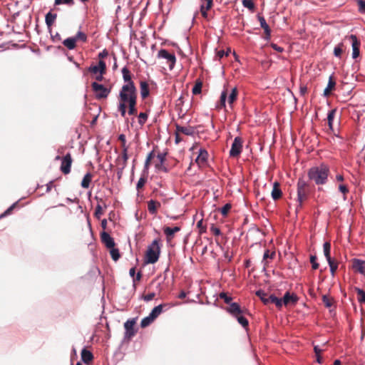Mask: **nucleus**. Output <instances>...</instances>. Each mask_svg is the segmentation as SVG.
<instances>
[{"mask_svg":"<svg viewBox=\"0 0 365 365\" xmlns=\"http://www.w3.org/2000/svg\"><path fill=\"white\" fill-rule=\"evenodd\" d=\"M137 101H133L127 103V108H128V114L130 115H135L137 114L138 110L136 108Z\"/></svg>","mask_w":365,"mask_h":365,"instance_id":"nucleus-37","label":"nucleus"},{"mask_svg":"<svg viewBox=\"0 0 365 365\" xmlns=\"http://www.w3.org/2000/svg\"><path fill=\"white\" fill-rule=\"evenodd\" d=\"M96 199L98 200V203L97 204V205L96 207V210H95V212H94V216L97 219H100L101 217L103 214V207L105 208L107 207V205H106L105 202L102 199L98 200V197H96Z\"/></svg>","mask_w":365,"mask_h":365,"instance_id":"nucleus-21","label":"nucleus"},{"mask_svg":"<svg viewBox=\"0 0 365 365\" xmlns=\"http://www.w3.org/2000/svg\"><path fill=\"white\" fill-rule=\"evenodd\" d=\"M81 359L85 364H88L90 362L93 361V355L90 351L83 349L81 351Z\"/></svg>","mask_w":365,"mask_h":365,"instance_id":"nucleus-24","label":"nucleus"},{"mask_svg":"<svg viewBox=\"0 0 365 365\" xmlns=\"http://www.w3.org/2000/svg\"><path fill=\"white\" fill-rule=\"evenodd\" d=\"M210 231L213 233V235H215L216 236H219L221 235V231H220V228L217 227L214 225H212V226L210 227Z\"/></svg>","mask_w":365,"mask_h":365,"instance_id":"nucleus-63","label":"nucleus"},{"mask_svg":"<svg viewBox=\"0 0 365 365\" xmlns=\"http://www.w3.org/2000/svg\"><path fill=\"white\" fill-rule=\"evenodd\" d=\"M118 140L121 142V147L122 149L128 148V146L126 145V140H125V135L124 134H120L118 136Z\"/></svg>","mask_w":365,"mask_h":365,"instance_id":"nucleus-61","label":"nucleus"},{"mask_svg":"<svg viewBox=\"0 0 365 365\" xmlns=\"http://www.w3.org/2000/svg\"><path fill=\"white\" fill-rule=\"evenodd\" d=\"M159 242V240H155L153 241L152 244L148 246L145 257L146 264H154L158 260L160 253Z\"/></svg>","mask_w":365,"mask_h":365,"instance_id":"nucleus-4","label":"nucleus"},{"mask_svg":"<svg viewBox=\"0 0 365 365\" xmlns=\"http://www.w3.org/2000/svg\"><path fill=\"white\" fill-rule=\"evenodd\" d=\"M310 192L309 184L302 178H299L297 183V201L298 202L296 208L297 212L302 207L303 204L308 200Z\"/></svg>","mask_w":365,"mask_h":365,"instance_id":"nucleus-3","label":"nucleus"},{"mask_svg":"<svg viewBox=\"0 0 365 365\" xmlns=\"http://www.w3.org/2000/svg\"><path fill=\"white\" fill-rule=\"evenodd\" d=\"M258 20L260 23L261 27L264 29V38L265 40H269L271 37V29H269V25L267 24L263 16H258Z\"/></svg>","mask_w":365,"mask_h":365,"instance_id":"nucleus-17","label":"nucleus"},{"mask_svg":"<svg viewBox=\"0 0 365 365\" xmlns=\"http://www.w3.org/2000/svg\"><path fill=\"white\" fill-rule=\"evenodd\" d=\"M176 129L178 133H180L186 135H193L195 134V129L191 126L185 127L177 125Z\"/></svg>","mask_w":365,"mask_h":365,"instance_id":"nucleus-22","label":"nucleus"},{"mask_svg":"<svg viewBox=\"0 0 365 365\" xmlns=\"http://www.w3.org/2000/svg\"><path fill=\"white\" fill-rule=\"evenodd\" d=\"M327 262L330 267L331 274L332 276H334L335 272L338 268V262L334 260L333 259L328 260Z\"/></svg>","mask_w":365,"mask_h":365,"instance_id":"nucleus-41","label":"nucleus"},{"mask_svg":"<svg viewBox=\"0 0 365 365\" xmlns=\"http://www.w3.org/2000/svg\"><path fill=\"white\" fill-rule=\"evenodd\" d=\"M116 163L118 169V173H122L127 165V161H124L123 160H120L118 158L116 160Z\"/></svg>","mask_w":365,"mask_h":365,"instance_id":"nucleus-45","label":"nucleus"},{"mask_svg":"<svg viewBox=\"0 0 365 365\" xmlns=\"http://www.w3.org/2000/svg\"><path fill=\"white\" fill-rule=\"evenodd\" d=\"M212 0H204V3L200 6H203L206 10H210L212 7Z\"/></svg>","mask_w":365,"mask_h":365,"instance_id":"nucleus-58","label":"nucleus"},{"mask_svg":"<svg viewBox=\"0 0 365 365\" xmlns=\"http://www.w3.org/2000/svg\"><path fill=\"white\" fill-rule=\"evenodd\" d=\"M322 302L326 307H331L334 303V299L327 295L322 296Z\"/></svg>","mask_w":365,"mask_h":365,"instance_id":"nucleus-43","label":"nucleus"},{"mask_svg":"<svg viewBox=\"0 0 365 365\" xmlns=\"http://www.w3.org/2000/svg\"><path fill=\"white\" fill-rule=\"evenodd\" d=\"M76 38V41H81L83 42H86L87 41V36L85 33L82 31H78L76 35L74 36Z\"/></svg>","mask_w":365,"mask_h":365,"instance_id":"nucleus-49","label":"nucleus"},{"mask_svg":"<svg viewBox=\"0 0 365 365\" xmlns=\"http://www.w3.org/2000/svg\"><path fill=\"white\" fill-rule=\"evenodd\" d=\"M60 159H61L60 156L58 155L56 157V160H60ZM72 162H73V159H72L71 153H67L65 156H63L61 158V165L60 167V170L63 174L67 175V174L70 173Z\"/></svg>","mask_w":365,"mask_h":365,"instance_id":"nucleus-7","label":"nucleus"},{"mask_svg":"<svg viewBox=\"0 0 365 365\" xmlns=\"http://www.w3.org/2000/svg\"><path fill=\"white\" fill-rule=\"evenodd\" d=\"M160 207V203L158 201L150 200L148 202V210L152 215H156Z\"/></svg>","mask_w":365,"mask_h":365,"instance_id":"nucleus-19","label":"nucleus"},{"mask_svg":"<svg viewBox=\"0 0 365 365\" xmlns=\"http://www.w3.org/2000/svg\"><path fill=\"white\" fill-rule=\"evenodd\" d=\"M118 110L122 117L126 114L127 103L137 101V89L135 85H123L119 92Z\"/></svg>","mask_w":365,"mask_h":365,"instance_id":"nucleus-1","label":"nucleus"},{"mask_svg":"<svg viewBox=\"0 0 365 365\" xmlns=\"http://www.w3.org/2000/svg\"><path fill=\"white\" fill-rule=\"evenodd\" d=\"M242 5L251 11L255 9V4L252 0H242Z\"/></svg>","mask_w":365,"mask_h":365,"instance_id":"nucleus-50","label":"nucleus"},{"mask_svg":"<svg viewBox=\"0 0 365 365\" xmlns=\"http://www.w3.org/2000/svg\"><path fill=\"white\" fill-rule=\"evenodd\" d=\"M88 71L92 74H98L100 73L105 74L106 73V64L103 61L101 60L98 65H92L88 67Z\"/></svg>","mask_w":365,"mask_h":365,"instance_id":"nucleus-10","label":"nucleus"},{"mask_svg":"<svg viewBox=\"0 0 365 365\" xmlns=\"http://www.w3.org/2000/svg\"><path fill=\"white\" fill-rule=\"evenodd\" d=\"M335 86H336L335 81L334 80L332 76H330L329 79V82H328L327 86L324 90V96H329L330 95L331 92L332 91V90L334 89Z\"/></svg>","mask_w":365,"mask_h":365,"instance_id":"nucleus-27","label":"nucleus"},{"mask_svg":"<svg viewBox=\"0 0 365 365\" xmlns=\"http://www.w3.org/2000/svg\"><path fill=\"white\" fill-rule=\"evenodd\" d=\"M207 151L204 148H200L199 150V154L195 160V162L200 167L205 166L207 164Z\"/></svg>","mask_w":365,"mask_h":365,"instance_id":"nucleus-15","label":"nucleus"},{"mask_svg":"<svg viewBox=\"0 0 365 365\" xmlns=\"http://www.w3.org/2000/svg\"><path fill=\"white\" fill-rule=\"evenodd\" d=\"M275 257V252H271L269 250H266L262 259V263L264 265V268L265 269L269 264L268 259H273Z\"/></svg>","mask_w":365,"mask_h":365,"instance_id":"nucleus-26","label":"nucleus"},{"mask_svg":"<svg viewBox=\"0 0 365 365\" xmlns=\"http://www.w3.org/2000/svg\"><path fill=\"white\" fill-rule=\"evenodd\" d=\"M135 324V320L128 319L124 324V328L125 329L124 338L125 339H130L133 336H134L136 334V331L134 329Z\"/></svg>","mask_w":365,"mask_h":365,"instance_id":"nucleus-9","label":"nucleus"},{"mask_svg":"<svg viewBox=\"0 0 365 365\" xmlns=\"http://www.w3.org/2000/svg\"><path fill=\"white\" fill-rule=\"evenodd\" d=\"M92 177H93V175L90 173H88L84 175V177L81 181V186L83 188H88L89 187L90 183L92 180Z\"/></svg>","mask_w":365,"mask_h":365,"instance_id":"nucleus-34","label":"nucleus"},{"mask_svg":"<svg viewBox=\"0 0 365 365\" xmlns=\"http://www.w3.org/2000/svg\"><path fill=\"white\" fill-rule=\"evenodd\" d=\"M228 92L227 90H224L220 95V101L217 103V109H222L225 108L226 106V99L227 98Z\"/></svg>","mask_w":365,"mask_h":365,"instance_id":"nucleus-28","label":"nucleus"},{"mask_svg":"<svg viewBox=\"0 0 365 365\" xmlns=\"http://www.w3.org/2000/svg\"><path fill=\"white\" fill-rule=\"evenodd\" d=\"M157 57L158 58L165 59L166 61V63L168 64L169 69H173L176 62V57L174 53H169L165 49H160L158 53Z\"/></svg>","mask_w":365,"mask_h":365,"instance_id":"nucleus-6","label":"nucleus"},{"mask_svg":"<svg viewBox=\"0 0 365 365\" xmlns=\"http://www.w3.org/2000/svg\"><path fill=\"white\" fill-rule=\"evenodd\" d=\"M269 304H274L277 308H281L283 304L282 299H279L272 294L269 296Z\"/></svg>","mask_w":365,"mask_h":365,"instance_id":"nucleus-36","label":"nucleus"},{"mask_svg":"<svg viewBox=\"0 0 365 365\" xmlns=\"http://www.w3.org/2000/svg\"><path fill=\"white\" fill-rule=\"evenodd\" d=\"M129 274L130 275L133 277V282H138L141 279V277H142V274L141 273L139 272L136 277H135V267H132L130 271H129Z\"/></svg>","mask_w":365,"mask_h":365,"instance_id":"nucleus-48","label":"nucleus"},{"mask_svg":"<svg viewBox=\"0 0 365 365\" xmlns=\"http://www.w3.org/2000/svg\"><path fill=\"white\" fill-rule=\"evenodd\" d=\"M317 257L315 255L310 256V262L312 264V269L316 270L319 268V263L317 262Z\"/></svg>","mask_w":365,"mask_h":365,"instance_id":"nucleus-56","label":"nucleus"},{"mask_svg":"<svg viewBox=\"0 0 365 365\" xmlns=\"http://www.w3.org/2000/svg\"><path fill=\"white\" fill-rule=\"evenodd\" d=\"M243 140L240 137H236L232 144L230 150V155L231 157H237L242 152Z\"/></svg>","mask_w":365,"mask_h":365,"instance_id":"nucleus-8","label":"nucleus"},{"mask_svg":"<svg viewBox=\"0 0 365 365\" xmlns=\"http://www.w3.org/2000/svg\"><path fill=\"white\" fill-rule=\"evenodd\" d=\"M153 156H154L153 152L150 153L148 154V155L147 156V158H146V160L145 163V169H148L149 168L150 162H151L152 159L153 158Z\"/></svg>","mask_w":365,"mask_h":365,"instance_id":"nucleus-60","label":"nucleus"},{"mask_svg":"<svg viewBox=\"0 0 365 365\" xmlns=\"http://www.w3.org/2000/svg\"><path fill=\"white\" fill-rule=\"evenodd\" d=\"M352 269L361 274L365 275V261L354 258L351 261Z\"/></svg>","mask_w":365,"mask_h":365,"instance_id":"nucleus-12","label":"nucleus"},{"mask_svg":"<svg viewBox=\"0 0 365 365\" xmlns=\"http://www.w3.org/2000/svg\"><path fill=\"white\" fill-rule=\"evenodd\" d=\"M349 38L351 41V46H352V57L353 58H356L359 56V47L361 45L360 41L358 40L356 35L351 34L349 36Z\"/></svg>","mask_w":365,"mask_h":365,"instance_id":"nucleus-13","label":"nucleus"},{"mask_svg":"<svg viewBox=\"0 0 365 365\" xmlns=\"http://www.w3.org/2000/svg\"><path fill=\"white\" fill-rule=\"evenodd\" d=\"M220 298L223 299L224 302L227 304H230L232 303V297H229L227 296V294L225 292H221L219 295Z\"/></svg>","mask_w":365,"mask_h":365,"instance_id":"nucleus-54","label":"nucleus"},{"mask_svg":"<svg viewBox=\"0 0 365 365\" xmlns=\"http://www.w3.org/2000/svg\"><path fill=\"white\" fill-rule=\"evenodd\" d=\"M197 227L200 228V233H204L206 232V227L203 225L202 220L197 222Z\"/></svg>","mask_w":365,"mask_h":365,"instance_id":"nucleus-64","label":"nucleus"},{"mask_svg":"<svg viewBox=\"0 0 365 365\" xmlns=\"http://www.w3.org/2000/svg\"><path fill=\"white\" fill-rule=\"evenodd\" d=\"M76 38L74 37L72 38H68L65 39L63 42V44L68 48V49L71 50L76 48Z\"/></svg>","mask_w":365,"mask_h":365,"instance_id":"nucleus-33","label":"nucleus"},{"mask_svg":"<svg viewBox=\"0 0 365 365\" xmlns=\"http://www.w3.org/2000/svg\"><path fill=\"white\" fill-rule=\"evenodd\" d=\"M238 96V91L236 87L232 88L228 96V103L230 106L236 101Z\"/></svg>","mask_w":365,"mask_h":365,"instance_id":"nucleus-31","label":"nucleus"},{"mask_svg":"<svg viewBox=\"0 0 365 365\" xmlns=\"http://www.w3.org/2000/svg\"><path fill=\"white\" fill-rule=\"evenodd\" d=\"M229 305L230 306L226 309L234 317H237L240 314H245L247 312V309H241L240 306L236 302H232Z\"/></svg>","mask_w":365,"mask_h":365,"instance_id":"nucleus-11","label":"nucleus"},{"mask_svg":"<svg viewBox=\"0 0 365 365\" xmlns=\"http://www.w3.org/2000/svg\"><path fill=\"white\" fill-rule=\"evenodd\" d=\"M122 74L123 81L125 83L124 85H129L130 83L135 85L134 82L132 81L130 71L127 67H123L122 68Z\"/></svg>","mask_w":365,"mask_h":365,"instance_id":"nucleus-23","label":"nucleus"},{"mask_svg":"<svg viewBox=\"0 0 365 365\" xmlns=\"http://www.w3.org/2000/svg\"><path fill=\"white\" fill-rule=\"evenodd\" d=\"M119 159L123 160L124 161H128V148H125L122 150L121 155L118 157Z\"/></svg>","mask_w":365,"mask_h":365,"instance_id":"nucleus-62","label":"nucleus"},{"mask_svg":"<svg viewBox=\"0 0 365 365\" xmlns=\"http://www.w3.org/2000/svg\"><path fill=\"white\" fill-rule=\"evenodd\" d=\"M110 254L112 259L114 261L118 260V259L120 257L118 249H116L114 247H113V248H110Z\"/></svg>","mask_w":365,"mask_h":365,"instance_id":"nucleus-46","label":"nucleus"},{"mask_svg":"<svg viewBox=\"0 0 365 365\" xmlns=\"http://www.w3.org/2000/svg\"><path fill=\"white\" fill-rule=\"evenodd\" d=\"M336 113V108H334V109L331 110L330 111H329L328 115H327L328 125H329V128L331 130H333V120L335 118Z\"/></svg>","mask_w":365,"mask_h":365,"instance_id":"nucleus-29","label":"nucleus"},{"mask_svg":"<svg viewBox=\"0 0 365 365\" xmlns=\"http://www.w3.org/2000/svg\"><path fill=\"white\" fill-rule=\"evenodd\" d=\"M324 254L327 260L332 259L331 257V244L329 242H326L323 245Z\"/></svg>","mask_w":365,"mask_h":365,"instance_id":"nucleus-35","label":"nucleus"},{"mask_svg":"<svg viewBox=\"0 0 365 365\" xmlns=\"http://www.w3.org/2000/svg\"><path fill=\"white\" fill-rule=\"evenodd\" d=\"M231 205L227 203V204H225L221 209H220V212L221 214L223 215V216H227V215L228 214V212H230V209H231Z\"/></svg>","mask_w":365,"mask_h":365,"instance_id":"nucleus-55","label":"nucleus"},{"mask_svg":"<svg viewBox=\"0 0 365 365\" xmlns=\"http://www.w3.org/2000/svg\"><path fill=\"white\" fill-rule=\"evenodd\" d=\"M271 195L274 200H277L282 197V192L280 189V185L278 182H274Z\"/></svg>","mask_w":365,"mask_h":365,"instance_id":"nucleus-20","label":"nucleus"},{"mask_svg":"<svg viewBox=\"0 0 365 365\" xmlns=\"http://www.w3.org/2000/svg\"><path fill=\"white\" fill-rule=\"evenodd\" d=\"M154 320V318H153L152 316L149 314L148 317L143 318L141 320L140 327L142 328H145L149 326Z\"/></svg>","mask_w":365,"mask_h":365,"instance_id":"nucleus-39","label":"nucleus"},{"mask_svg":"<svg viewBox=\"0 0 365 365\" xmlns=\"http://www.w3.org/2000/svg\"><path fill=\"white\" fill-rule=\"evenodd\" d=\"M180 230V227H178V226L174 227L173 228H171L170 227H165L163 228V232H164L165 235H166L167 240L168 242L172 240L174 237L175 233L179 232Z\"/></svg>","mask_w":365,"mask_h":365,"instance_id":"nucleus-18","label":"nucleus"},{"mask_svg":"<svg viewBox=\"0 0 365 365\" xmlns=\"http://www.w3.org/2000/svg\"><path fill=\"white\" fill-rule=\"evenodd\" d=\"M329 173V168L325 164L311 168L308 170L309 179L317 185H324L327 182Z\"/></svg>","mask_w":365,"mask_h":365,"instance_id":"nucleus-2","label":"nucleus"},{"mask_svg":"<svg viewBox=\"0 0 365 365\" xmlns=\"http://www.w3.org/2000/svg\"><path fill=\"white\" fill-rule=\"evenodd\" d=\"M256 295L258 296L260 299L263 302L264 304H269V296L267 293H265L264 291L259 289L256 292Z\"/></svg>","mask_w":365,"mask_h":365,"instance_id":"nucleus-38","label":"nucleus"},{"mask_svg":"<svg viewBox=\"0 0 365 365\" xmlns=\"http://www.w3.org/2000/svg\"><path fill=\"white\" fill-rule=\"evenodd\" d=\"M140 95L143 99L146 98L150 93L148 83L145 81H141L140 83Z\"/></svg>","mask_w":365,"mask_h":365,"instance_id":"nucleus-25","label":"nucleus"},{"mask_svg":"<svg viewBox=\"0 0 365 365\" xmlns=\"http://www.w3.org/2000/svg\"><path fill=\"white\" fill-rule=\"evenodd\" d=\"M298 300L299 297L295 294H290L289 292H287L282 298V303L285 306L289 304L295 305Z\"/></svg>","mask_w":365,"mask_h":365,"instance_id":"nucleus-14","label":"nucleus"},{"mask_svg":"<svg viewBox=\"0 0 365 365\" xmlns=\"http://www.w3.org/2000/svg\"><path fill=\"white\" fill-rule=\"evenodd\" d=\"M343 52H344V44L342 43H340L334 48V54L336 57L341 58Z\"/></svg>","mask_w":365,"mask_h":365,"instance_id":"nucleus-40","label":"nucleus"},{"mask_svg":"<svg viewBox=\"0 0 365 365\" xmlns=\"http://www.w3.org/2000/svg\"><path fill=\"white\" fill-rule=\"evenodd\" d=\"M165 306H166V304H162L155 307L152 309L150 314L152 316L153 318H154V319H155L162 313L163 309Z\"/></svg>","mask_w":365,"mask_h":365,"instance_id":"nucleus-30","label":"nucleus"},{"mask_svg":"<svg viewBox=\"0 0 365 365\" xmlns=\"http://www.w3.org/2000/svg\"><path fill=\"white\" fill-rule=\"evenodd\" d=\"M101 239L102 242L105 245V246L110 249L113 248V247H115V242L113 237H110V235L106 232H103L101 233Z\"/></svg>","mask_w":365,"mask_h":365,"instance_id":"nucleus-16","label":"nucleus"},{"mask_svg":"<svg viewBox=\"0 0 365 365\" xmlns=\"http://www.w3.org/2000/svg\"><path fill=\"white\" fill-rule=\"evenodd\" d=\"M355 290L357 293V299L359 303L365 302V292L360 288L356 287Z\"/></svg>","mask_w":365,"mask_h":365,"instance_id":"nucleus-42","label":"nucleus"},{"mask_svg":"<svg viewBox=\"0 0 365 365\" xmlns=\"http://www.w3.org/2000/svg\"><path fill=\"white\" fill-rule=\"evenodd\" d=\"M91 88L97 99L106 98L110 93V89L107 88L103 85L99 84L97 82H93L91 83Z\"/></svg>","mask_w":365,"mask_h":365,"instance_id":"nucleus-5","label":"nucleus"},{"mask_svg":"<svg viewBox=\"0 0 365 365\" xmlns=\"http://www.w3.org/2000/svg\"><path fill=\"white\" fill-rule=\"evenodd\" d=\"M145 182H146V178L144 177H141L137 183V185H136L137 190H139L141 188H143V186L145 185Z\"/></svg>","mask_w":365,"mask_h":365,"instance_id":"nucleus-59","label":"nucleus"},{"mask_svg":"<svg viewBox=\"0 0 365 365\" xmlns=\"http://www.w3.org/2000/svg\"><path fill=\"white\" fill-rule=\"evenodd\" d=\"M148 119V115L145 113H140L138 115V123L143 125Z\"/></svg>","mask_w":365,"mask_h":365,"instance_id":"nucleus-57","label":"nucleus"},{"mask_svg":"<svg viewBox=\"0 0 365 365\" xmlns=\"http://www.w3.org/2000/svg\"><path fill=\"white\" fill-rule=\"evenodd\" d=\"M237 318V322L244 327L247 328L249 325L248 320L243 317V314H240L237 317H235Z\"/></svg>","mask_w":365,"mask_h":365,"instance_id":"nucleus-44","label":"nucleus"},{"mask_svg":"<svg viewBox=\"0 0 365 365\" xmlns=\"http://www.w3.org/2000/svg\"><path fill=\"white\" fill-rule=\"evenodd\" d=\"M202 83L201 81H197L194 86V87L192 88V93L194 95H197V94H200L201 93V91H202Z\"/></svg>","mask_w":365,"mask_h":365,"instance_id":"nucleus-47","label":"nucleus"},{"mask_svg":"<svg viewBox=\"0 0 365 365\" xmlns=\"http://www.w3.org/2000/svg\"><path fill=\"white\" fill-rule=\"evenodd\" d=\"M56 17H57V14H52L51 12H48L46 15L45 21L48 28H50L53 24Z\"/></svg>","mask_w":365,"mask_h":365,"instance_id":"nucleus-32","label":"nucleus"},{"mask_svg":"<svg viewBox=\"0 0 365 365\" xmlns=\"http://www.w3.org/2000/svg\"><path fill=\"white\" fill-rule=\"evenodd\" d=\"M55 5L66 4L68 6H73L74 4V0H55Z\"/></svg>","mask_w":365,"mask_h":365,"instance_id":"nucleus-51","label":"nucleus"},{"mask_svg":"<svg viewBox=\"0 0 365 365\" xmlns=\"http://www.w3.org/2000/svg\"><path fill=\"white\" fill-rule=\"evenodd\" d=\"M356 4L358 5L359 11L361 14H365V1L356 0Z\"/></svg>","mask_w":365,"mask_h":365,"instance_id":"nucleus-53","label":"nucleus"},{"mask_svg":"<svg viewBox=\"0 0 365 365\" xmlns=\"http://www.w3.org/2000/svg\"><path fill=\"white\" fill-rule=\"evenodd\" d=\"M17 205H18V202H14L4 213H2L1 215L0 218L10 215L12 212L13 210L16 207Z\"/></svg>","mask_w":365,"mask_h":365,"instance_id":"nucleus-52","label":"nucleus"}]
</instances>
